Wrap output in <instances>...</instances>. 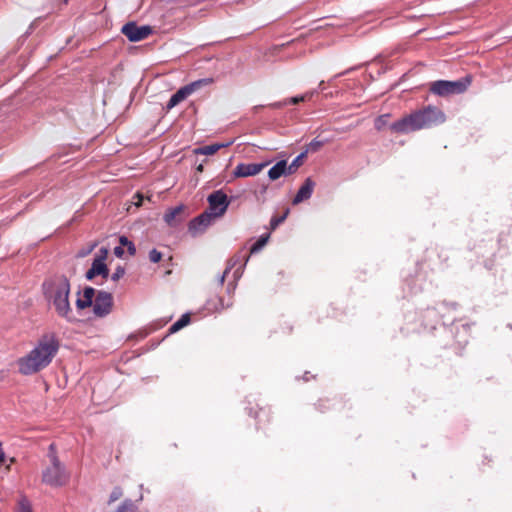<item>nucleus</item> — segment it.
Returning <instances> with one entry per match:
<instances>
[{
  "instance_id": "obj_1",
  "label": "nucleus",
  "mask_w": 512,
  "mask_h": 512,
  "mask_svg": "<svg viewBox=\"0 0 512 512\" xmlns=\"http://www.w3.org/2000/svg\"><path fill=\"white\" fill-rule=\"evenodd\" d=\"M59 349V343L53 335L43 336L37 345L18 360V369L22 375H32L46 368Z\"/></svg>"
},
{
  "instance_id": "obj_2",
  "label": "nucleus",
  "mask_w": 512,
  "mask_h": 512,
  "mask_svg": "<svg viewBox=\"0 0 512 512\" xmlns=\"http://www.w3.org/2000/svg\"><path fill=\"white\" fill-rule=\"evenodd\" d=\"M445 121V114L438 108L429 106L412 113L390 125L394 132L407 134L416 130L430 128Z\"/></svg>"
},
{
  "instance_id": "obj_3",
  "label": "nucleus",
  "mask_w": 512,
  "mask_h": 512,
  "mask_svg": "<svg viewBox=\"0 0 512 512\" xmlns=\"http://www.w3.org/2000/svg\"><path fill=\"white\" fill-rule=\"evenodd\" d=\"M45 296L51 301L59 316L70 318L71 306L69 302L70 283L64 276L57 277L43 284Z\"/></svg>"
},
{
  "instance_id": "obj_4",
  "label": "nucleus",
  "mask_w": 512,
  "mask_h": 512,
  "mask_svg": "<svg viewBox=\"0 0 512 512\" xmlns=\"http://www.w3.org/2000/svg\"><path fill=\"white\" fill-rule=\"evenodd\" d=\"M48 457L50 465L42 472V482L56 488L65 486L69 482L70 474L64 464L60 462L53 443L49 446Z\"/></svg>"
},
{
  "instance_id": "obj_5",
  "label": "nucleus",
  "mask_w": 512,
  "mask_h": 512,
  "mask_svg": "<svg viewBox=\"0 0 512 512\" xmlns=\"http://www.w3.org/2000/svg\"><path fill=\"white\" fill-rule=\"evenodd\" d=\"M470 84V80L463 79L457 81H435L431 85V91L440 96H446L450 94L463 93Z\"/></svg>"
},
{
  "instance_id": "obj_6",
  "label": "nucleus",
  "mask_w": 512,
  "mask_h": 512,
  "mask_svg": "<svg viewBox=\"0 0 512 512\" xmlns=\"http://www.w3.org/2000/svg\"><path fill=\"white\" fill-rule=\"evenodd\" d=\"M212 81L213 80L211 78H204L181 87L175 94L172 95L168 101L167 109L170 110L174 108L201 87L211 84Z\"/></svg>"
},
{
  "instance_id": "obj_7",
  "label": "nucleus",
  "mask_w": 512,
  "mask_h": 512,
  "mask_svg": "<svg viewBox=\"0 0 512 512\" xmlns=\"http://www.w3.org/2000/svg\"><path fill=\"white\" fill-rule=\"evenodd\" d=\"M93 313L96 317L103 318L109 315L113 307V296L107 291H98L93 303Z\"/></svg>"
},
{
  "instance_id": "obj_8",
  "label": "nucleus",
  "mask_w": 512,
  "mask_h": 512,
  "mask_svg": "<svg viewBox=\"0 0 512 512\" xmlns=\"http://www.w3.org/2000/svg\"><path fill=\"white\" fill-rule=\"evenodd\" d=\"M209 211L214 217H221L229 206L227 195L222 190H217L208 196Z\"/></svg>"
},
{
  "instance_id": "obj_9",
  "label": "nucleus",
  "mask_w": 512,
  "mask_h": 512,
  "mask_svg": "<svg viewBox=\"0 0 512 512\" xmlns=\"http://www.w3.org/2000/svg\"><path fill=\"white\" fill-rule=\"evenodd\" d=\"M121 32L131 42H138L145 39L151 34L152 29L148 25L138 26L135 22H128L123 25Z\"/></svg>"
},
{
  "instance_id": "obj_10",
  "label": "nucleus",
  "mask_w": 512,
  "mask_h": 512,
  "mask_svg": "<svg viewBox=\"0 0 512 512\" xmlns=\"http://www.w3.org/2000/svg\"><path fill=\"white\" fill-rule=\"evenodd\" d=\"M269 164V161L262 163H239L233 171V176L236 178L255 176Z\"/></svg>"
},
{
  "instance_id": "obj_11",
  "label": "nucleus",
  "mask_w": 512,
  "mask_h": 512,
  "mask_svg": "<svg viewBox=\"0 0 512 512\" xmlns=\"http://www.w3.org/2000/svg\"><path fill=\"white\" fill-rule=\"evenodd\" d=\"M215 218L214 214H211L210 211L204 212L191 222L189 227L191 233L193 235L202 233L209 225H211Z\"/></svg>"
},
{
  "instance_id": "obj_12",
  "label": "nucleus",
  "mask_w": 512,
  "mask_h": 512,
  "mask_svg": "<svg viewBox=\"0 0 512 512\" xmlns=\"http://www.w3.org/2000/svg\"><path fill=\"white\" fill-rule=\"evenodd\" d=\"M314 187H315V182L311 178H307L304 181L303 185L298 190L292 203L294 205H297L305 200H308L312 196Z\"/></svg>"
},
{
  "instance_id": "obj_13",
  "label": "nucleus",
  "mask_w": 512,
  "mask_h": 512,
  "mask_svg": "<svg viewBox=\"0 0 512 512\" xmlns=\"http://www.w3.org/2000/svg\"><path fill=\"white\" fill-rule=\"evenodd\" d=\"M95 297H96L95 289L92 287H85L82 297L78 298L76 301L77 308L82 310V309L92 306L94 303Z\"/></svg>"
},
{
  "instance_id": "obj_14",
  "label": "nucleus",
  "mask_w": 512,
  "mask_h": 512,
  "mask_svg": "<svg viewBox=\"0 0 512 512\" xmlns=\"http://www.w3.org/2000/svg\"><path fill=\"white\" fill-rule=\"evenodd\" d=\"M283 175H289L288 174L287 161L286 160L278 161L268 171V177L272 181H275V180L279 179Z\"/></svg>"
},
{
  "instance_id": "obj_15",
  "label": "nucleus",
  "mask_w": 512,
  "mask_h": 512,
  "mask_svg": "<svg viewBox=\"0 0 512 512\" xmlns=\"http://www.w3.org/2000/svg\"><path fill=\"white\" fill-rule=\"evenodd\" d=\"M190 322V315L188 313L181 316L179 320H177L170 328L168 335H171L173 333H176L177 331L181 330L185 326H187Z\"/></svg>"
},
{
  "instance_id": "obj_16",
  "label": "nucleus",
  "mask_w": 512,
  "mask_h": 512,
  "mask_svg": "<svg viewBox=\"0 0 512 512\" xmlns=\"http://www.w3.org/2000/svg\"><path fill=\"white\" fill-rule=\"evenodd\" d=\"M91 268L97 275L102 276L103 278H107L109 276V270L105 262H101V260H93Z\"/></svg>"
},
{
  "instance_id": "obj_17",
  "label": "nucleus",
  "mask_w": 512,
  "mask_h": 512,
  "mask_svg": "<svg viewBox=\"0 0 512 512\" xmlns=\"http://www.w3.org/2000/svg\"><path fill=\"white\" fill-rule=\"evenodd\" d=\"M14 512H33L32 504L26 497L18 499Z\"/></svg>"
},
{
  "instance_id": "obj_18",
  "label": "nucleus",
  "mask_w": 512,
  "mask_h": 512,
  "mask_svg": "<svg viewBox=\"0 0 512 512\" xmlns=\"http://www.w3.org/2000/svg\"><path fill=\"white\" fill-rule=\"evenodd\" d=\"M115 512H139V509L131 499H125Z\"/></svg>"
},
{
  "instance_id": "obj_19",
  "label": "nucleus",
  "mask_w": 512,
  "mask_h": 512,
  "mask_svg": "<svg viewBox=\"0 0 512 512\" xmlns=\"http://www.w3.org/2000/svg\"><path fill=\"white\" fill-rule=\"evenodd\" d=\"M218 151V147L215 144L198 147L193 150L196 155H213Z\"/></svg>"
},
{
  "instance_id": "obj_20",
  "label": "nucleus",
  "mask_w": 512,
  "mask_h": 512,
  "mask_svg": "<svg viewBox=\"0 0 512 512\" xmlns=\"http://www.w3.org/2000/svg\"><path fill=\"white\" fill-rule=\"evenodd\" d=\"M269 235H262L252 246L250 249L251 254H255L259 252L268 242Z\"/></svg>"
},
{
  "instance_id": "obj_21",
  "label": "nucleus",
  "mask_w": 512,
  "mask_h": 512,
  "mask_svg": "<svg viewBox=\"0 0 512 512\" xmlns=\"http://www.w3.org/2000/svg\"><path fill=\"white\" fill-rule=\"evenodd\" d=\"M305 157V153H301L298 155L291 163L290 165L287 164L288 174H293L297 171V169L302 164V159Z\"/></svg>"
},
{
  "instance_id": "obj_22",
  "label": "nucleus",
  "mask_w": 512,
  "mask_h": 512,
  "mask_svg": "<svg viewBox=\"0 0 512 512\" xmlns=\"http://www.w3.org/2000/svg\"><path fill=\"white\" fill-rule=\"evenodd\" d=\"M119 242L121 247H127L129 255L133 256L136 253V247L132 241H130L126 236H121L119 238Z\"/></svg>"
},
{
  "instance_id": "obj_23",
  "label": "nucleus",
  "mask_w": 512,
  "mask_h": 512,
  "mask_svg": "<svg viewBox=\"0 0 512 512\" xmlns=\"http://www.w3.org/2000/svg\"><path fill=\"white\" fill-rule=\"evenodd\" d=\"M182 211V207L181 206H178V207H175L173 208L171 211L167 212L165 214V221L168 223V224H173L174 221L176 220V216L178 214H180Z\"/></svg>"
},
{
  "instance_id": "obj_24",
  "label": "nucleus",
  "mask_w": 512,
  "mask_h": 512,
  "mask_svg": "<svg viewBox=\"0 0 512 512\" xmlns=\"http://www.w3.org/2000/svg\"><path fill=\"white\" fill-rule=\"evenodd\" d=\"M123 495V491L120 487H114L111 491L109 498H108V504H112L115 501L119 500Z\"/></svg>"
},
{
  "instance_id": "obj_25",
  "label": "nucleus",
  "mask_w": 512,
  "mask_h": 512,
  "mask_svg": "<svg viewBox=\"0 0 512 512\" xmlns=\"http://www.w3.org/2000/svg\"><path fill=\"white\" fill-rule=\"evenodd\" d=\"M314 93H315V92H314V91H312V92H308V93H306V94H304V95H301V96L291 97V98L288 100V102H289L290 104H297V103H299V102H302V101H305V100H307V99H310V98L314 95Z\"/></svg>"
},
{
  "instance_id": "obj_26",
  "label": "nucleus",
  "mask_w": 512,
  "mask_h": 512,
  "mask_svg": "<svg viewBox=\"0 0 512 512\" xmlns=\"http://www.w3.org/2000/svg\"><path fill=\"white\" fill-rule=\"evenodd\" d=\"M388 115H381L375 120V128L377 130H382L388 124Z\"/></svg>"
},
{
  "instance_id": "obj_27",
  "label": "nucleus",
  "mask_w": 512,
  "mask_h": 512,
  "mask_svg": "<svg viewBox=\"0 0 512 512\" xmlns=\"http://www.w3.org/2000/svg\"><path fill=\"white\" fill-rule=\"evenodd\" d=\"M325 144V141L314 139L312 140L307 148V151L309 152H316L318 151L323 145Z\"/></svg>"
},
{
  "instance_id": "obj_28",
  "label": "nucleus",
  "mask_w": 512,
  "mask_h": 512,
  "mask_svg": "<svg viewBox=\"0 0 512 512\" xmlns=\"http://www.w3.org/2000/svg\"><path fill=\"white\" fill-rule=\"evenodd\" d=\"M125 274V269L122 266H118L111 275V280L117 282Z\"/></svg>"
},
{
  "instance_id": "obj_29",
  "label": "nucleus",
  "mask_w": 512,
  "mask_h": 512,
  "mask_svg": "<svg viewBox=\"0 0 512 512\" xmlns=\"http://www.w3.org/2000/svg\"><path fill=\"white\" fill-rule=\"evenodd\" d=\"M241 258L240 257H235L231 260V263L229 264V266L226 268V270L224 271L223 275L220 277V284H223L224 283V280H225V276L226 274L229 272V270L238 262H241Z\"/></svg>"
},
{
  "instance_id": "obj_30",
  "label": "nucleus",
  "mask_w": 512,
  "mask_h": 512,
  "mask_svg": "<svg viewBox=\"0 0 512 512\" xmlns=\"http://www.w3.org/2000/svg\"><path fill=\"white\" fill-rule=\"evenodd\" d=\"M149 259L151 262L153 263H158L160 262V251L157 250L156 248H153L150 252H149Z\"/></svg>"
},
{
  "instance_id": "obj_31",
  "label": "nucleus",
  "mask_w": 512,
  "mask_h": 512,
  "mask_svg": "<svg viewBox=\"0 0 512 512\" xmlns=\"http://www.w3.org/2000/svg\"><path fill=\"white\" fill-rule=\"evenodd\" d=\"M108 255V249L105 247H101L95 257V260H101V262H105Z\"/></svg>"
},
{
  "instance_id": "obj_32",
  "label": "nucleus",
  "mask_w": 512,
  "mask_h": 512,
  "mask_svg": "<svg viewBox=\"0 0 512 512\" xmlns=\"http://www.w3.org/2000/svg\"><path fill=\"white\" fill-rule=\"evenodd\" d=\"M287 214H288V211H286V212L284 213V215H282V216H281V217H279V218H273V219L271 220V226H272V228H273V229H275V228H276L280 223H282V222L286 219Z\"/></svg>"
},
{
  "instance_id": "obj_33",
  "label": "nucleus",
  "mask_w": 512,
  "mask_h": 512,
  "mask_svg": "<svg viewBox=\"0 0 512 512\" xmlns=\"http://www.w3.org/2000/svg\"><path fill=\"white\" fill-rule=\"evenodd\" d=\"M248 260H249V256L245 257L244 260H243V264H241L240 267L235 270V272H234V277L235 278L238 279V278L241 277V275L243 273V268L247 264Z\"/></svg>"
},
{
  "instance_id": "obj_34",
  "label": "nucleus",
  "mask_w": 512,
  "mask_h": 512,
  "mask_svg": "<svg viewBox=\"0 0 512 512\" xmlns=\"http://www.w3.org/2000/svg\"><path fill=\"white\" fill-rule=\"evenodd\" d=\"M143 200H144V195L141 194V193H137L135 194V196L133 197V204L136 206V207H139L140 205L143 204Z\"/></svg>"
},
{
  "instance_id": "obj_35",
  "label": "nucleus",
  "mask_w": 512,
  "mask_h": 512,
  "mask_svg": "<svg viewBox=\"0 0 512 512\" xmlns=\"http://www.w3.org/2000/svg\"><path fill=\"white\" fill-rule=\"evenodd\" d=\"M154 88H156V83H154V82L150 83L149 86H148V91H147L148 92V96L147 97H148L150 103H155L156 104L157 102L155 100H151L154 96L152 94H150L153 91Z\"/></svg>"
},
{
  "instance_id": "obj_36",
  "label": "nucleus",
  "mask_w": 512,
  "mask_h": 512,
  "mask_svg": "<svg viewBox=\"0 0 512 512\" xmlns=\"http://www.w3.org/2000/svg\"><path fill=\"white\" fill-rule=\"evenodd\" d=\"M114 254H115L117 257H120V258H121V257H123V255H124V249H123V247H121V246H117V247H115V248H114Z\"/></svg>"
},
{
  "instance_id": "obj_37",
  "label": "nucleus",
  "mask_w": 512,
  "mask_h": 512,
  "mask_svg": "<svg viewBox=\"0 0 512 512\" xmlns=\"http://www.w3.org/2000/svg\"><path fill=\"white\" fill-rule=\"evenodd\" d=\"M95 276H97V274L94 272V270L92 268H90L87 272H86V278L88 280H91L93 279Z\"/></svg>"
},
{
  "instance_id": "obj_38",
  "label": "nucleus",
  "mask_w": 512,
  "mask_h": 512,
  "mask_svg": "<svg viewBox=\"0 0 512 512\" xmlns=\"http://www.w3.org/2000/svg\"><path fill=\"white\" fill-rule=\"evenodd\" d=\"M232 143H233V141H228V142H225V143H216L215 147H218V150H220L221 148H225V147L230 146Z\"/></svg>"
},
{
  "instance_id": "obj_39",
  "label": "nucleus",
  "mask_w": 512,
  "mask_h": 512,
  "mask_svg": "<svg viewBox=\"0 0 512 512\" xmlns=\"http://www.w3.org/2000/svg\"><path fill=\"white\" fill-rule=\"evenodd\" d=\"M196 170H197L198 172H202V171H203V165H202V164H199V165L197 166Z\"/></svg>"
}]
</instances>
